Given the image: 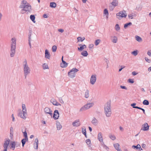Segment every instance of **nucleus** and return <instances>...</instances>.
I'll use <instances>...</instances> for the list:
<instances>
[{"mask_svg": "<svg viewBox=\"0 0 151 151\" xmlns=\"http://www.w3.org/2000/svg\"><path fill=\"white\" fill-rule=\"evenodd\" d=\"M24 11H25V10L23 9H22L21 10V12L22 14H23L24 13Z\"/></svg>", "mask_w": 151, "mask_h": 151, "instance_id": "nucleus-57", "label": "nucleus"}, {"mask_svg": "<svg viewBox=\"0 0 151 151\" xmlns=\"http://www.w3.org/2000/svg\"><path fill=\"white\" fill-rule=\"evenodd\" d=\"M119 145L118 143H116L114 144V146L115 149L117 150V151H122L121 149L119 148Z\"/></svg>", "mask_w": 151, "mask_h": 151, "instance_id": "nucleus-20", "label": "nucleus"}, {"mask_svg": "<svg viewBox=\"0 0 151 151\" xmlns=\"http://www.w3.org/2000/svg\"><path fill=\"white\" fill-rule=\"evenodd\" d=\"M52 104L55 106H61V105L58 102H57L56 100H53L52 101Z\"/></svg>", "mask_w": 151, "mask_h": 151, "instance_id": "nucleus-22", "label": "nucleus"}, {"mask_svg": "<svg viewBox=\"0 0 151 151\" xmlns=\"http://www.w3.org/2000/svg\"><path fill=\"white\" fill-rule=\"evenodd\" d=\"M12 45L11 51V52L10 54L12 57L14 56L15 53V49L16 48V40L15 38H12Z\"/></svg>", "mask_w": 151, "mask_h": 151, "instance_id": "nucleus-2", "label": "nucleus"}, {"mask_svg": "<svg viewBox=\"0 0 151 151\" xmlns=\"http://www.w3.org/2000/svg\"><path fill=\"white\" fill-rule=\"evenodd\" d=\"M117 18L120 19L123 17H126L127 16L126 12L124 11H121L116 14Z\"/></svg>", "mask_w": 151, "mask_h": 151, "instance_id": "nucleus-7", "label": "nucleus"}, {"mask_svg": "<svg viewBox=\"0 0 151 151\" xmlns=\"http://www.w3.org/2000/svg\"><path fill=\"white\" fill-rule=\"evenodd\" d=\"M145 59L146 61H147V62H148V63H150V60L148 59V58L145 57Z\"/></svg>", "mask_w": 151, "mask_h": 151, "instance_id": "nucleus-48", "label": "nucleus"}, {"mask_svg": "<svg viewBox=\"0 0 151 151\" xmlns=\"http://www.w3.org/2000/svg\"><path fill=\"white\" fill-rule=\"evenodd\" d=\"M43 69H45L48 68V65L47 64L45 63L43 65Z\"/></svg>", "mask_w": 151, "mask_h": 151, "instance_id": "nucleus-38", "label": "nucleus"}, {"mask_svg": "<svg viewBox=\"0 0 151 151\" xmlns=\"http://www.w3.org/2000/svg\"><path fill=\"white\" fill-rule=\"evenodd\" d=\"M10 142V140H7L5 141L4 144V148H7V147Z\"/></svg>", "mask_w": 151, "mask_h": 151, "instance_id": "nucleus-19", "label": "nucleus"}, {"mask_svg": "<svg viewBox=\"0 0 151 151\" xmlns=\"http://www.w3.org/2000/svg\"><path fill=\"white\" fill-rule=\"evenodd\" d=\"M88 128L89 130L90 131V132H91L92 131V129L91 127H89Z\"/></svg>", "mask_w": 151, "mask_h": 151, "instance_id": "nucleus-63", "label": "nucleus"}, {"mask_svg": "<svg viewBox=\"0 0 151 151\" xmlns=\"http://www.w3.org/2000/svg\"><path fill=\"white\" fill-rule=\"evenodd\" d=\"M58 31L59 32H62V33L63 32H64V30L63 29H58Z\"/></svg>", "mask_w": 151, "mask_h": 151, "instance_id": "nucleus-52", "label": "nucleus"}, {"mask_svg": "<svg viewBox=\"0 0 151 151\" xmlns=\"http://www.w3.org/2000/svg\"><path fill=\"white\" fill-rule=\"evenodd\" d=\"M78 70L75 68H73L71 70L68 72V75L69 77L71 78H73L75 77L76 75V73L77 72Z\"/></svg>", "mask_w": 151, "mask_h": 151, "instance_id": "nucleus-6", "label": "nucleus"}, {"mask_svg": "<svg viewBox=\"0 0 151 151\" xmlns=\"http://www.w3.org/2000/svg\"><path fill=\"white\" fill-rule=\"evenodd\" d=\"M27 140L28 138H25L24 139L22 140V143L23 147L24 146L25 144V143L26 141Z\"/></svg>", "mask_w": 151, "mask_h": 151, "instance_id": "nucleus-28", "label": "nucleus"}, {"mask_svg": "<svg viewBox=\"0 0 151 151\" xmlns=\"http://www.w3.org/2000/svg\"><path fill=\"white\" fill-rule=\"evenodd\" d=\"M89 96V92L88 91H87L85 93V97L86 98H87Z\"/></svg>", "mask_w": 151, "mask_h": 151, "instance_id": "nucleus-34", "label": "nucleus"}, {"mask_svg": "<svg viewBox=\"0 0 151 151\" xmlns=\"http://www.w3.org/2000/svg\"><path fill=\"white\" fill-rule=\"evenodd\" d=\"M57 127L58 129L60 130L62 128V126L60 124H57Z\"/></svg>", "mask_w": 151, "mask_h": 151, "instance_id": "nucleus-45", "label": "nucleus"}, {"mask_svg": "<svg viewBox=\"0 0 151 151\" xmlns=\"http://www.w3.org/2000/svg\"><path fill=\"white\" fill-rule=\"evenodd\" d=\"M24 71L25 75H27L30 73V69L27 65V62L25 60L23 62Z\"/></svg>", "mask_w": 151, "mask_h": 151, "instance_id": "nucleus-5", "label": "nucleus"}, {"mask_svg": "<svg viewBox=\"0 0 151 151\" xmlns=\"http://www.w3.org/2000/svg\"><path fill=\"white\" fill-rule=\"evenodd\" d=\"M142 146L143 148H145L146 147V145L144 144H142Z\"/></svg>", "mask_w": 151, "mask_h": 151, "instance_id": "nucleus-58", "label": "nucleus"}, {"mask_svg": "<svg viewBox=\"0 0 151 151\" xmlns=\"http://www.w3.org/2000/svg\"><path fill=\"white\" fill-rule=\"evenodd\" d=\"M22 2L23 4L22 6L24 7L23 8L25 11L30 12L31 10V7L29 4L25 0L23 1Z\"/></svg>", "mask_w": 151, "mask_h": 151, "instance_id": "nucleus-4", "label": "nucleus"}, {"mask_svg": "<svg viewBox=\"0 0 151 151\" xmlns=\"http://www.w3.org/2000/svg\"><path fill=\"white\" fill-rule=\"evenodd\" d=\"M110 104L107 102L105 105L104 110L105 114L107 117H109L111 114Z\"/></svg>", "mask_w": 151, "mask_h": 151, "instance_id": "nucleus-1", "label": "nucleus"}, {"mask_svg": "<svg viewBox=\"0 0 151 151\" xmlns=\"http://www.w3.org/2000/svg\"><path fill=\"white\" fill-rule=\"evenodd\" d=\"M82 132L83 134L86 137V128H82Z\"/></svg>", "mask_w": 151, "mask_h": 151, "instance_id": "nucleus-32", "label": "nucleus"}, {"mask_svg": "<svg viewBox=\"0 0 151 151\" xmlns=\"http://www.w3.org/2000/svg\"><path fill=\"white\" fill-rule=\"evenodd\" d=\"M86 142L89 146L91 145V140L89 139H87L86 140Z\"/></svg>", "mask_w": 151, "mask_h": 151, "instance_id": "nucleus-39", "label": "nucleus"}, {"mask_svg": "<svg viewBox=\"0 0 151 151\" xmlns=\"http://www.w3.org/2000/svg\"><path fill=\"white\" fill-rule=\"evenodd\" d=\"M85 39V38L84 37H83V38H82L81 37H79L77 38L78 42H82L83 40Z\"/></svg>", "mask_w": 151, "mask_h": 151, "instance_id": "nucleus-27", "label": "nucleus"}, {"mask_svg": "<svg viewBox=\"0 0 151 151\" xmlns=\"http://www.w3.org/2000/svg\"><path fill=\"white\" fill-rule=\"evenodd\" d=\"M11 148H13V150H14V148L15 146V142H12L11 143Z\"/></svg>", "mask_w": 151, "mask_h": 151, "instance_id": "nucleus-31", "label": "nucleus"}, {"mask_svg": "<svg viewBox=\"0 0 151 151\" xmlns=\"http://www.w3.org/2000/svg\"><path fill=\"white\" fill-rule=\"evenodd\" d=\"M98 139L101 142H103V139L102 134L101 132H99L98 135Z\"/></svg>", "mask_w": 151, "mask_h": 151, "instance_id": "nucleus-14", "label": "nucleus"}, {"mask_svg": "<svg viewBox=\"0 0 151 151\" xmlns=\"http://www.w3.org/2000/svg\"><path fill=\"white\" fill-rule=\"evenodd\" d=\"M34 137V135H31L30 137V138L31 139H32V138L33 137Z\"/></svg>", "mask_w": 151, "mask_h": 151, "instance_id": "nucleus-62", "label": "nucleus"}, {"mask_svg": "<svg viewBox=\"0 0 151 151\" xmlns=\"http://www.w3.org/2000/svg\"><path fill=\"white\" fill-rule=\"evenodd\" d=\"M115 28L116 30H118L120 29V27L119 26V25L117 24H116L115 25Z\"/></svg>", "mask_w": 151, "mask_h": 151, "instance_id": "nucleus-41", "label": "nucleus"}, {"mask_svg": "<svg viewBox=\"0 0 151 151\" xmlns=\"http://www.w3.org/2000/svg\"><path fill=\"white\" fill-rule=\"evenodd\" d=\"M147 54L149 56H151V50H149L147 52Z\"/></svg>", "mask_w": 151, "mask_h": 151, "instance_id": "nucleus-49", "label": "nucleus"}, {"mask_svg": "<svg viewBox=\"0 0 151 151\" xmlns=\"http://www.w3.org/2000/svg\"><path fill=\"white\" fill-rule=\"evenodd\" d=\"M96 81V75H92L90 79V83L92 85L94 84Z\"/></svg>", "mask_w": 151, "mask_h": 151, "instance_id": "nucleus-11", "label": "nucleus"}, {"mask_svg": "<svg viewBox=\"0 0 151 151\" xmlns=\"http://www.w3.org/2000/svg\"><path fill=\"white\" fill-rule=\"evenodd\" d=\"M135 108H136V109H140V110H142V108L140 107H138V106H136V107H134Z\"/></svg>", "mask_w": 151, "mask_h": 151, "instance_id": "nucleus-56", "label": "nucleus"}, {"mask_svg": "<svg viewBox=\"0 0 151 151\" xmlns=\"http://www.w3.org/2000/svg\"><path fill=\"white\" fill-rule=\"evenodd\" d=\"M100 39H98L96 40L95 42V44L97 46L99 45L100 42Z\"/></svg>", "mask_w": 151, "mask_h": 151, "instance_id": "nucleus-37", "label": "nucleus"}, {"mask_svg": "<svg viewBox=\"0 0 151 151\" xmlns=\"http://www.w3.org/2000/svg\"><path fill=\"white\" fill-rule=\"evenodd\" d=\"M12 120H13V121H14V116L13 114H12Z\"/></svg>", "mask_w": 151, "mask_h": 151, "instance_id": "nucleus-59", "label": "nucleus"}, {"mask_svg": "<svg viewBox=\"0 0 151 151\" xmlns=\"http://www.w3.org/2000/svg\"><path fill=\"white\" fill-rule=\"evenodd\" d=\"M35 142L34 144V147L35 149L37 150L38 149V140L37 138L35 139Z\"/></svg>", "mask_w": 151, "mask_h": 151, "instance_id": "nucleus-16", "label": "nucleus"}, {"mask_svg": "<svg viewBox=\"0 0 151 151\" xmlns=\"http://www.w3.org/2000/svg\"><path fill=\"white\" fill-rule=\"evenodd\" d=\"M110 138L112 140H114L116 139V137L114 135H111L110 136Z\"/></svg>", "mask_w": 151, "mask_h": 151, "instance_id": "nucleus-43", "label": "nucleus"}, {"mask_svg": "<svg viewBox=\"0 0 151 151\" xmlns=\"http://www.w3.org/2000/svg\"><path fill=\"white\" fill-rule=\"evenodd\" d=\"M22 112H21L19 114V116L21 118L25 119L27 115V109L24 104H22Z\"/></svg>", "mask_w": 151, "mask_h": 151, "instance_id": "nucleus-3", "label": "nucleus"}, {"mask_svg": "<svg viewBox=\"0 0 151 151\" xmlns=\"http://www.w3.org/2000/svg\"><path fill=\"white\" fill-rule=\"evenodd\" d=\"M118 2L117 0H113L110 6V8L113 9L114 7L118 5Z\"/></svg>", "mask_w": 151, "mask_h": 151, "instance_id": "nucleus-9", "label": "nucleus"}, {"mask_svg": "<svg viewBox=\"0 0 151 151\" xmlns=\"http://www.w3.org/2000/svg\"><path fill=\"white\" fill-rule=\"evenodd\" d=\"M86 48V46L84 45H82L80 47L78 48V49L79 50L81 51L83 50L84 49Z\"/></svg>", "mask_w": 151, "mask_h": 151, "instance_id": "nucleus-23", "label": "nucleus"}, {"mask_svg": "<svg viewBox=\"0 0 151 151\" xmlns=\"http://www.w3.org/2000/svg\"><path fill=\"white\" fill-rule=\"evenodd\" d=\"M132 54L134 55V56H136L137 54V51H134L132 52Z\"/></svg>", "mask_w": 151, "mask_h": 151, "instance_id": "nucleus-44", "label": "nucleus"}, {"mask_svg": "<svg viewBox=\"0 0 151 151\" xmlns=\"http://www.w3.org/2000/svg\"><path fill=\"white\" fill-rule=\"evenodd\" d=\"M142 110L143 111L144 114H145V110L144 109H142Z\"/></svg>", "mask_w": 151, "mask_h": 151, "instance_id": "nucleus-64", "label": "nucleus"}, {"mask_svg": "<svg viewBox=\"0 0 151 151\" xmlns=\"http://www.w3.org/2000/svg\"><path fill=\"white\" fill-rule=\"evenodd\" d=\"M135 38L136 40L139 42H140L142 41V39L141 38L138 36H136Z\"/></svg>", "mask_w": 151, "mask_h": 151, "instance_id": "nucleus-26", "label": "nucleus"}, {"mask_svg": "<svg viewBox=\"0 0 151 151\" xmlns=\"http://www.w3.org/2000/svg\"><path fill=\"white\" fill-rule=\"evenodd\" d=\"M50 6L51 7L55 8L56 6V4L55 2H51L50 3Z\"/></svg>", "mask_w": 151, "mask_h": 151, "instance_id": "nucleus-29", "label": "nucleus"}, {"mask_svg": "<svg viewBox=\"0 0 151 151\" xmlns=\"http://www.w3.org/2000/svg\"><path fill=\"white\" fill-rule=\"evenodd\" d=\"M132 74L133 76H135L137 74L135 71H133L132 72Z\"/></svg>", "mask_w": 151, "mask_h": 151, "instance_id": "nucleus-55", "label": "nucleus"}, {"mask_svg": "<svg viewBox=\"0 0 151 151\" xmlns=\"http://www.w3.org/2000/svg\"><path fill=\"white\" fill-rule=\"evenodd\" d=\"M128 16L129 18H131V19L133 18V15L132 14H129V15Z\"/></svg>", "mask_w": 151, "mask_h": 151, "instance_id": "nucleus-54", "label": "nucleus"}, {"mask_svg": "<svg viewBox=\"0 0 151 151\" xmlns=\"http://www.w3.org/2000/svg\"><path fill=\"white\" fill-rule=\"evenodd\" d=\"M149 126L148 125L147 123H145L142 125L141 130L143 131H147L149 130Z\"/></svg>", "mask_w": 151, "mask_h": 151, "instance_id": "nucleus-10", "label": "nucleus"}, {"mask_svg": "<svg viewBox=\"0 0 151 151\" xmlns=\"http://www.w3.org/2000/svg\"><path fill=\"white\" fill-rule=\"evenodd\" d=\"M128 81L129 83H133L134 82V80L133 79H129L128 80Z\"/></svg>", "mask_w": 151, "mask_h": 151, "instance_id": "nucleus-47", "label": "nucleus"}, {"mask_svg": "<svg viewBox=\"0 0 151 151\" xmlns=\"http://www.w3.org/2000/svg\"><path fill=\"white\" fill-rule=\"evenodd\" d=\"M136 104L135 103H133L131 104V106H132L133 108H135L134 107H136L135 106L136 105Z\"/></svg>", "mask_w": 151, "mask_h": 151, "instance_id": "nucleus-51", "label": "nucleus"}, {"mask_svg": "<svg viewBox=\"0 0 151 151\" xmlns=\"http://www.w3.org/2000/svg\"><path fill=\"white\" fill-rule=\"evenodd\" d=\"M43 17L44 18H47V17L46 15V14H44V15H43Z\"/></svg>", "mask_w": 151, "mask_h": 151, "instance_id": "nucleus-60", "label": "nucleus"}, {"mask_svg": "<svg viewBox=\"0 0 151 151\" xmlns=\"http://www.w3.org/2000/svg\"><path fill=\"white\" fill-rule=\"evenodd\" d=\"M132 24L131 22H129L128 23L125 24L124 25V27L125 29L129 25H130Z\"/></svg>", "mask_w": 151, "mask_h": 151, "instance_id": "nucleus-40", "label": "nucleus"}, {"mask_svg": "<svg viewBox=\"0 0 151 151\" xmlns=\"http://www.w3.org/2000/svg\"><path fill=\"white\" fill-rule=\"evenodd\" d=\"M143 104L144 105H148L149 104V102L147 100H145L143 102Z\"/></svg>", "mask_w": 151, "mask_h": 151, "instance_id": "nucleus-33", "label": "nucleus"}, {"mask_svg": "<svg viewBox=\"0 0 151 151\" xmlns=\"http://www.w3.org/2000/svg\"><path fill=\"white\" fill-rule=\"evenodd\" d=\"M132 147L134 148H136L137 149H139V150H142V149L141 148V146L139 144H138L136 146L133 145L132 146Z\"/></svg>", "mask_w": 151, "mask_h": 151, "instance_id": "nucleus-21", "label": "nucleus"}, {"mask_svg": "<svg viewBox=\"0 0 151 151\" xmlns=\"http://www.w3.org/2000/svg\"><path fill=\"white\" fill-rule=\"evenodd\" d=\"M93 105V104L92 103L88 104L82 107L80 110L81 111H83L88 109L90 107H92Z\"/></svg>", "mask_w": 151, "mask_h": 151, "instance_id": "nucleus-8", "label": "nucleus"}, {"mask_svg": "<svg viewBox=\"0 0 151 151\" xmlns=\"http://www.w3.org/2000/svg\"><path fill=\"white\" fill-rule=\"evenodd\" d=\"M73 126L78 127L80 125V123L79 120H77L73 122Z\"/></svg>", "mask_w": 151, "mask_h": 151, "instance_id": "nucleus-17", "label": "nucleus"}, {"mask_svg": "<svg viewBox=\"0 0 151 151\" xmlns=\"http://www.w3.org/2000/svg\"><path fill=\"white\" fill-rule=\"evenodd\" d=\"M57 49V47L55 45H54L52 47V51L53 52H56Z\"/></svg>", "mask_w": 151, "mask_h": 151, "instance_id": "nucleus-35", "label": "nucleus"}, {"mask_svg": "<svg viewBox=\"0 0 151 151\" xmlns=\"http://www.w3.org/2000/svg\"><path fill=\"white\" fill-rule=\"evenodd\" d=\"M104 14H105L108 15V10L106 9H104Z\"/></svg>", "mask_w": 151, "mask_h": 151, "instance_id": "nucleus-42", "label": "nucleus"}, {"mask_svg": "<svg viewBox=\"0 0 151 151\" xmlns=\"http://www.w3.org/2000/svg\"><path fill=\"white\" fill-rule=\"evenodd\" d=\"M93 44H90L89 45V47L90 48L92 49L93 48Z\"/></svg>", "mask_w": 151, "mask_h": 151, "instance_id": "nucleus-50", "label": "nucleus"}, {"mask_svg": "<svg viewBox=\"0 0 151 151\" xmlns=\"http://www.w3.org/2000/svg\"><path fill=\"white\" fill-rule=\"evenodd\" d=\"M50 53L47 50H45V57L47 59H50Z\"/></svg>", "mask_w": 151, "mask_h": 151, "instance_id": "nucleus-18", "label": "nucleus"}, {"mask_svg": "<svg viewBox=\"0 0 151 151\" xmlns=\"http://www.w3.org/2000/svg\"><path fill=\"white\" fill-rule=\"evenodd\" d=\"M30 18L31 20L34 23L36 22V21L35 20V17L33 15H31L30 16Z\"/></svg>", "mask_w": 151, "mask_h": 151, "instance_id": "nucleus-24", "label": "nucleus"}, {"mask_svg": "<svg viewBox=\"0 0 151 151\" xmlns=\"http://www.w3.org/2000/svg\"><path fill=\"white\" fill-rule=\"evenodd\" d=\"M59 117V113L58 110H56L54 111L53 115V118L56 119H58Z\"/></svg>", "mask_w": 151, "mask_h": 151, "instance_id": "nucleus-15", "label": "nucleus"}, {"mask_svg": "<svg viewBox=\"0 0 151 151\" xmlns=\"http://www.w3.org/2000/svg\"><path fill=\"white\" fill-rule=\"evenodd\" d=\"M81 54L82 55H83L84 56H85V57L87 56L88 55L87 51H84L82 52L81 53Z\"/></svg>", "mask_w": 151, "mask_h": 151, "instance_id": "nucleus-25", "label": "nucleus"}, {"mask_svg": "<svg viewBox=\"0 0 151 151\" xmlns=\"http://www.w3.org/2000/svg\"><path fill=\"white\" fill-rule=\"evenodd\" d=\"M24 135L25 137V138H27V133L26 131H25L24 132H23Z\"/></svg>", "mask_w": 151, "mask_h": 151, "instance_id": "nucleus-46", "label": "nucleus"}, {"mask_svg": "<svg viewBox=\"0 0 151 151\" xmlns=\"http://www.w3.org/2000/svg\"><path fill=\"white\" fill-rule=\"evenodd\" d=\"M120 87H121V88H122L124 89H127L126 87L125 86H120Z\"/></svg>", "mask_w": 151, "mask_h": 151, "instance_id": "nucleus-53", "label": "nucleus"}, {"mask_svg": "<svg viewBox=\"0 0 151 151\" xmlns=\"http://www.w3.org/2000/svg\"><path fill=\"white\" fill-rule=\"evenodd\" d=\"M44 111L45 113L48 114L50 115H52V111L51 109L48 107H46L45 108Z\"/></svg>", "mask_w": 151, "mask_h": 151, "instance_id": "nucleus-13", "label": "nucleus"}, {"mask_svg": "<svg viewBox=\"0 0 151 151\" xmlns=\"http://www.w3.org/2000/svg\"><path fill=\"white\" fill-rule=\"evenodd\" d=\"M82 1L83 3H86L87 1V0H82Z\"/></svg>", "mask_w": 151, "mask_h": 151, "instance_id": "nucleus-61", "label": "nucleus"}, {"mask_svg": "<svg viewBox=\"0 0 151 151\" xmlns=\"http://www.w3.org/2000/svg\"><path fill=\"white\" fill-rule=\"evenodd\" d=\"M92 123L94 124H96L97 123V120L94 118L92 121Z\"/></svg>", "mask_w": 151, "mask_h": 151, "instance_id": "nucleus-30", "label": "nucleus"}, {"mask_svg": "<svg viewBox=\"0 0 151 151\" xmlns=\"http://www.w3.org/2000/svg\"><path fill=\"white\" fill-rule=\"evenodd\" d=\"M117 38L116 37H114L112 39V42L114 43H116L117 42Z\"/></svg>", "mask_w": 151, "mask_h": 151, "instance_id": "nucleus-36", "label": "nucleus"}, {"mask_svg": "<svg viewBox=\"0 0 151 151\" xmlns=\"http://www.w3.org/2000/svg\"><path fill=\"white\" fill-rule=\"evenodd\" d=\"M63 56H62V63L60 64L61 67L63 68L66 67L68 65V63L65 62L63 60Z\"/></svg>", "mask_w": 151, "mask_h": 151, "instance_id": "nucleus-12", "label": "nucleus"}]
</instances>
